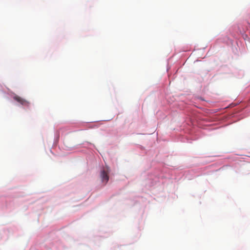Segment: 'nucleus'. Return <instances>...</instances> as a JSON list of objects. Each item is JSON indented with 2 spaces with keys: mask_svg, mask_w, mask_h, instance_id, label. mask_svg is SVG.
Masks as SVG:
<instances>
[{
  "mask_svg": "<svg viewBox=\"0 0 250 250\" xmlns=\"http://www.w3.org/2000/svg\"><path fill=\"white\" fill-rule=\"evenodd\" d=\"M13 99L17 102L19 103L20 104L23 105L28 106L29 104V102L28 101L17 95L13 97Z\"/></svg>",
  "mask_w": 250,
  "mask_h": 250,
  "instance_id": "nucleus-2",
  "label": "nucleus"
},
{
  "mask_svg": "<svg viewBox=\"0 0 250 250\" xmlns=\"http://www.w3.org/2000/svg\"><path fill=\"white\" fill-rule=\"evenodd\" d=\"M109 168L107 167H104L101 172V178L102 181L104 184H106L109 180Z\"/></svg>",
  "mask_w": 250,
  "mask_h": 250,
  "instance_id": "nucleus-1",
  "label": "nucleus"
}]
</instances>
